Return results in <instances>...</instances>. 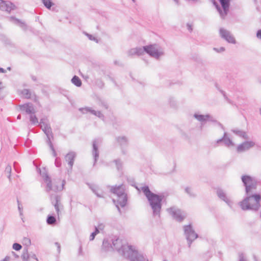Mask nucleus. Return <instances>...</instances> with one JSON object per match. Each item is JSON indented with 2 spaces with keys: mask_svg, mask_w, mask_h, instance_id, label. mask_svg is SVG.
<instances>
[{
  "mask_svg": "<svg viewBox=\"0 0 261 261\" xmlns=\"http://www.w3.org/2000/svg\"><path fill=\"white\" fill-rule=\"evenodd\" d=\"M21 94L22 95L26 98L29 99L31 98L32 96V93L29 89H24L22 90Z\"/></svg>",
  "mask_w": 261,
  "mask_h": 261,
  "instance_id": "nucleus-35",
  "label": "nucleus"
},
{
  "mask_svg": "<svg viewBox=\"0 0 261 261\" xmlns=\"http://www.w3.org/2000/svg\"><path fill=\"white\" fill-rule=\"evenodd\" d=\"M144 50L145 53L156 60H159L165 54L163 48L157 44L144 46Z\"/></svg>",
  "mask_w": 261,
  "mask_h": 261,
  "instance_id": "nucleus-4",
  "label": "nucleus"
},
{
  "mask_svg": "<svg viewBox=\"0 0 261 261\" xmlns=\"http://www.w3.org/2000/svg\"><path fill=\"white\" fill-rule=\"evenodd\" d=\"M115 163L116 167L117 169L119 170L121 169L122 167V162H121L120 159H117L114 160V161Z\"/></svg>",
  "mask_w": 261,
  "mask_h": 261,
  "instance_id": "nucleus-41",
  "label": "nucleus"
},
{
  "mask_svg": "<svg viewBox=\"0 0 261 261\" xmlns=\"http://www.w3.org/2000/svg\"><path fill=\"white\" fill-rule=\"evenodd\" d=\"M219 1L221 4L223 10V11L217 2L214 1L213 4L216 8L217 11L219 12L221 17L224 18L228 13L230 0H219Z\"/></svg>",
  "mask_w": 261,
  "mask_h": 261,
  "instance_id": "nucleus-11",
  "label": "nucleus"
},
{
  "mask_svg": "<svg viewBox=\"0 0 261 261\" xmlns=\"http://www.w3.org/2000/svg\"><path fill=\"white\" fill-rule=\"evenodd\" d=\"M24 241L26 244L30 245L31 244V240L27 238H24Z\"/></svg>",
  "mask_w": 261,
  "mask_h": 261,
  "instance_id": "nucleus-51",
  "label": "nucleus"
},
{
  "mask_svg": "<svg viewBox=\"0 0 261 261\" xmlns=\"http://www.w3.org/2000/svg\"><path fill=\"white\" fill-rule=\"evenodd\" d=\"M20 118H21V115H18L17 116V119H20Z\"/></svg>",
  "mask_w": 261,
  "mask_h": 261,
  "instance_id": "nucleus-64",
  "label": "nucleus"
},
{
  "mask_svg": "<svg viewBox=\"0 0 261 261\" xmlns=\"http://www.w3.org/2000/svg\"><path fill=\"white\" fill-rule=\"evenodd\" d=\"M55 164L57 167H60L61 165V162L60 159L59 158H56L55 162Z\"/></svg>",
  "mask_w": 261,
  "mask_h": 261,
  "instance_id": "nucleus-47",
  "label": "nucleus"
},
{
  "mask_svg": "<svg viewBox=\"0 0 261 261\" xmlns=\"http://www.w3.org/2000/svg\"><path fill=\"white\" fill-rule=\"evenodd\" d=\"M89 188L92 191V192L98 197H103V192L99 189L98 187L94 184H87Z\"/></svg>",
  "mask_w": 261,
  "mask_h": 261,
  "instance_id": "nucleus-24",
  "label": "nucleus"
},
{
  "mask_svg": "<svg viewBox=\"0 0 261 261\" xmlns=\"http://www.w3.org/2000/svg\"><path fill=\"white\" fill-rule=\"evenodd\" d=\"M187 29L190 31L192 32L193 30L192 26L189 23L187 24Z\"/></svg>",
  "mask_w": 261,
  "mask_h": 261,
  "instance_id": "nucleus-52",
  "label": "nucleus"
},
{
  "mask_svg": "<svg viewBox=\"0 0 261 261\" xmlns=\"http://www.w3.org/2000/svg\"><path fill=\"white\" fill-rule=\"evenodd\" d=\"M141 190L146 197L153 212V216L160 217L163 196L151 192L148 186L141 188Z\"/></svg>",
  "mask_w": 261,
  "mask_h": 261,
  "instance_id": "nucleus-1",
  "label": "nucleus"
},
{
  "mask_svg": "<svg viewBox=\"0 0 261 261\" xmlns=\"http://www.w3.org/2000/svg\"><path fill=\"white\" fill-rule=\"evenodd\" d=\"M71 82L77 87H81L82 85L81 79L76 75L73 76L71 79Z\"/></svg>",
  "mask_w": 261,
  "mask_h": 261,
  "instance_id": "nucleus-30",
  "label": "nucleus"
},
{
  "mask_svg": "<svg viewBox=\"0 0 261 261\" xmlns=\"http://www.w3.org/2000/svg\"><path fill=\"white\" fill-rule=\"evenodd\" d=\"M44 6L48 9H50L51 7L54 5L51 0H41Z\"/></svg>",
  "mask_w": 261,
  "mask_h": 261,
  "instance_id": "nucleus-33",
  "label": "nucleus"
},
{
  "mask_svg": "<svg viewBox=\"0 0 261 261\" xmlns=\"http://www.w3.org/2000/svg\"><path fill=\"white\" fill-rule=\"evenodd\" d=\"M112 242L113 246L112 249L116 250L120 254L123 256L126 255L125 253L128 252V249L126 247H128L129 248L133 247L132 246L126 244L125 242H123L121 239L116 237H115L112 239Z\"/></svg>",
  "mask_w": 261,
  "mask_h": 261,
  "instance_id": "nucleus-5",
  "label": "nucleus"
},
{
  "mask_svg": "<svg viewBox=\"0 0 261 261\" xmlns=\"http://www.w3.org/2000/svg\"><path fill=\"white\" fill-rule=\"evenodd\" d=\"M213 49L218 53L224 52L225 50V48L224 47H220L219 48L214 47Z\"/></svg>",
  "mask_w": 261,
  "mask_h": 261,
  "instance_id": "nucleus-44",
  "label": "nucleus"
},
{
  "mask_svg": "<svg viewBox=\"0 0 261 261\" xmlns=\"http://www.w3.org/2000/svg\"><path fill=\"white\" fill-rule=\"evenodd\" d=\"M98 104L100 106L103 107L106 109H108L109 108L107 102L105 100L100 99L99 100Z\"/></svg>",
  "mask_w": 261,
  "mask_h": 261,
  "instance_id": "nucleus-40",
  "label": "nucleus"
},
{
  "mask_svg": "<svg viewBox=\"0 0 261 261\" xmlns=\"http://www.w3.org/2000/svg\"><path fill=\"white\" fill-rule=\"evenodd\" d=\"M30 120L33 125L39 124L38 118L34 114H30Z\"/></svg>",
  "mask_w": 261,
  "mask_h": 261,
  "instance_id": "nucleus-36",
  "label": "nucleus"
},
{
  "mask_svg": "<svg viewBox=\"0 0 261 261\" xmlns=\"http://www.w3.org/2000/svg\"><path fill=\"white\" fill-rule=\"evenodd\" d=\"M50 199L57 214L59 215L60 212L59 204L61 200L60 197L57 195H51L50 196Z\"/></svg>",
  "mask_w": 261,
  "mask_h": 261,
  "instance_id": "nucleus-21",
  "label": "nucleus"
},
{
  "mask_svg": "<svg viewBox=\"0 0 261 261\" xmlns=\"http://www.w3.org/2000/svg\"><path fill=\"white\" fill-rule=\"evenodd\" d=\"M97 142L98 140L95 139L93 140L92 143V154L94 159V165H95L99 158V151L98 149Z\"/></svg>",
  "mask_w": 261,
  "mask_h": 261,
  "instance_id": "nucleus-23",
  "label": "nucleus"
},
{
  "mask_svg": "<svg viewBox=\"0 0 261 261\" xmlns=\"http://www.w3.org/2000/svg\"><path fill=\"white\" fill-rule=\"evenodd\" d=\"M56 218L51 215H48L46 219V223L48 225H54L56 222Z\"/></svg>",
  "mask_w": 261,
  "mask_h": 261,
  "instance_id": "nucleus-32",
  "label": "nucleus"
},
{
  "mask_svg": "<svg viewBox=\"0 0 261 261\" xmlns=\"http://www.w3.org/2000/svg\"><path fill=\"white\" fill-rule=\"evenodd\" d=\"M29 255H30V258H34V259L38 260L36 255L34 253L29 254Z\"/></svg>",
  "mask_w": 261,
  "mask_h": 261,
  "instance_id": "nucleus-53",
  "label": "nucleus"
},
{
  "mask_svg": "<svg viewBox=\"0 0 261 261\" xmlns=\"http://www.w3.org/2000/svg\"><path fill=\"white\" fill-rule=\"evenodd\" d=\"M222 142L227 147H229L230 146H233L234 145L232 141L227 136V134L226 132H224L223 136L221 138L217 140L216 143L219 144Z\"/></svg>",
  "mask_w": 261,
  "mask_h": 261,
  "instance_id": "nucleus-19",
  "label": "nucleus"
},
{
  "mask_svg": "<svg viewBox=\"0 0 261 261\" xmlns=\"http://www.w3.org/2000/svg\"><path fill=\"white\" fill-rule=\"evenodd\" d=\"M217 195L218 197L224 201L230 207L232 206V202L227 197L226 192L222 189L218 188L217 190Z\"/></svg>",
  "mask_w": 261,
  "mask_h": 261,
  "instance_id": "nucleus-15",
  "label": "nucleus"
},
{
  "mask_svg": "<svg viewBox=\"0 0 261 261\" xmlns=\"http://www.w3.org/2000/svg\"><path fill=\"white\" fill-rule=\"evenodd\" d=\"M2 261H10V257L7 256L5 257V258L2 260Z\"/></svg>",
  "mask_w": 261,
  "mask_h": 261,
  "instance_id": "nucleus-56",
  "label": "nucleus"
},
{
  "mask_svg": "<svg viewBox=\"0 0 261 261\" xmlns=\"http://www.w3.org/2000/svg\"><path fill=\"white\" fill-rule=\"evenodd\" d=\"M96 116L98 117V118L101 119L102 120H104L105 116L104 115L101 113V112L99 111H97L96 113Z\"/></svg>",
  "mask_w": 261,
  "mask_h": 261,
  "instance_id": "nucleus-45",
  "label": "nucleus"
},
{
  "mask_svg": "<svg viewBox=\"0 0 261 261\" xmlns=\"http://www.w3.org/2000/svg\"><path fill=\"white\" fill-rule=\"evenodd\" d=\"M96 235V233H95L94 232H93L90 236V241H92L94 239L95 237V236Z\"/></svg>",
  "mask_w": 261,
  "mask_h": 261,
  "instance_id": "nucleus-50",
  "label": "nucleus"
},
{
  "mask_svg": "<svg viewBox=\"0 0 261 261\" xmlns=\"http://www.w3.org/2000/svg\"><path fill=\"white\" fill-rule=\"evenodd\" d=\"M47 137V143L48 144V145L49 146L50 148H53V145L51 142V138H53V133H51V134H49L48 136H46Z\"/></svg>",
  "mask_w": 261,
  "mask_h": 261,
  "instance_id": "nucleus-38",
  "label": "nucleus"
},
{
  "mask_svg": "<svg viewBox=\"0 0 261 261\" xmlns=\"http://www.w3.org/2000/svg\"><path fill=\"white\" fill-rule=\"evenodd\" d=\"M117 141L119 145L122 147L127 145L128 140L126 137L121 136L116 138Z\"/></svg>",
  "mask_w": 261,
  "mask_h": 261,
  "instance_id": "nucleus-28",
  "label": "nucleus"
},
{
  "mask_svg": "<svg viewBox=\"0 0 261 261\" xmlns=\"http://www.w3.org/2000/svg\"><path fill=\"white\" fill-rule=\"evenodd\" d=\"M99 231L100 230L99 229L97 228V226H95V231H94L95 233H96V234H97V233H98L99 232Z\"/></svg>",
  "mask_w": 261,
  "mask_h": 261,
  "instance_id": "nucleus-57",
  "label": "nucleus"
},
{
  "mask_svg": "<svg viewBox=\"0 0 261 261\" xmlns=\"http://www.w3.org/2000/svg\"><path fill=\"white\" fill-rule=\"evenodd\" d=\"M105 225L102 223H100L97 226V228L99 229L100 230H103L105 228Z\"/></svg>",
  "mask_w": 261,
  "mask_h": 261,
  "instance_id": "nucleus-49",
  "label": "nucleus"
},
{
  "mask_svg": "<svg viewBox=\"0 0 261 261\" xmlns=\"http://www.w3.org/2000/svg\"><path fill=\"white\" fill-rule=\"evenodd\" d=\"M0 72L6 73V70L5 69H4V68L0 67Z\"/></svg>",
  "mask_w": 261,
  "mask_h": 261,
  "instance_id": "nucleus-58",
  "label": "nucleus"
},
{
  "mask_svg": "<svg viewBox=\"0 0 261 261\" xmlns=\"http://www.w3.org/2000/svg\"><path fill=\"white\" fill-rule=\"evenodd\" d=\"M184 233L188 243V247H191L192 243L198 238V236L194 230L192 225L184 226Z\"/></svg>",
  "mask_w": 261,
  "mask_h": 261,
  "instance_id": "nucleus-9",
  "label": "nucleus"
},
{
  "mask_svg": "<svg viewBox=\"0 0 261 261\" xmlns=\"http://www.w3.org/2000/svg\"><path fill=\"white\" fill-rule=\"evenodd\" d=\"M21 258L23 261H29L30 255L28 253V249H24L23 250V253L21 255Z\"/></svg>",
  "mask_w": 261,
  "mask_h": 261,
  "instance_id": "nucleus-34",
  "label": "nucleus"
},
{
  "mask_svg": "<svg viewBox=\"0 0 261 261\" xmlns=\"http://www.w3.org/2000/svg\"><path fill=\"white\" fill-rule=\"evenodd\" d=\"M246 197L239 203L241 208L244 211H257L260 206V195L254 192L246 193Z\"/></svg>",
  "mask_w": 261,
  "mask_h": 261,
  "instance_id": "nucleus-2",
  "label": "nucleus"
},
{
  "mask_svg": "<svg viewBox=\"0 0 261 261\" xmlns=\"http://www.w3.org/2000/svg\"><path fill=\"white\" fill-rule=\"evenodd\" d=\"M22 248V246L20 244L15 243L13 245V249L19 251Z\"/></svg>",
  "mask_w": 261,
  "mask_h": 261,
  "instance_id": "nucleus-43",
  "label": "nucleus"
},
{
  "mask_svg": "<svg viewBox=\"0 0 261 261\" xmlns=\"http://www.w3.org/2000/svg\"><path fill=\"white\" fill-rule=\"evenodd\" d=\"M38 125L40 126V128L46 136H48L52 133L49 121L46 117L41 118Z\"/></svg>",
  "mask_w": 261,
  "mask_h": 261,
  "instance_id": "nucleus-14",
  "label": "nucleus"
},
{
  "mask_svg": "<svg viewBox=\"0 0 261 261\" xmlns=\"http://www.w3.org/2000/svg\"><path fill=\"white\" fill-rule=\"evenodd\" d=\"M55 244H56V245H57V247H58V248L59 251H60V246L59 243H57H57H55Z\"/></svg>",
  "mask_w": 261,
  "mask_h": 261,
  "instance_id": "nucleus-60",
  "label": "nucleus"
},
{
  "mask_svg": "<svg viewBox=\"0 0 261 261\" xmlns=\"http://www.w3.org/2000/svg\"><path fill=\"white\" fill-rule=\"evenodd\" d=\"M241 180L245 187V193L254 192L257 187V180L255 178L248 175L241 176Z\"/></svg>",
  "mask_w": 261,
  "mask_h": 261,
  "instance_id": "nucleus-6",
  "label": "nucleus"
},
{
  "mask_svg": "<svg viewBox=\"0 0 261 261\" xmlns=\"http://www.w3.org/2000/svg\"><path fill=\"white\" fill-rule=\"evenodd\" d=\"M11 253L15 258H18V255H17L14 252L12 251L11 252Z\"/></svg>",
  "mask_w": 261,
  "mask_h": 261,
  "instance_id": "nucleus-59",
  "label": "nucleus"
},
{
  "mask_svg": "<svg viewBox=\"0 0 261 261\" xmlns=\"http://www.w3.org/2000/svg\"><path fill=\"white\" fill-rule=\"evenodd\" d=\"M112 249V244H110L107 239H105L102 243V249L105 251H111Z\"/></svg>",
  "mask_w": 261,
  "mask_h": 261,
  "instance_id": "nucleus-27",
  "label": "nucleus"
},
{
  "mask_svg": "<svg viewBox=\"0 0 261 261\" xmlns=\"http://www.w3.org/2000/svg\"><path fill=\"white\" fill-rule=\"evenodd\" d=\"M86 35L90 40L94 41L97 43L98 42V40L95 37H93L92 35L88 34H86Z\"/></svg>",
  "mask_w": 261,
  "mask_h": 261,
  "instance_id": "nucleus-46",
  "label": "nucleus"
},
{
  "mask_svg": "<svg viewBox=\"0 0 261 261\" xmlns=\"http://www.w3.org/2000/svg\"><path fill=\"white\" fill-rule=\"evenodd\" d=\"M239 261H247V260L246 258H245L243 254L241 253L239 254Z\"/></svg>",
  "mask_w": 261,
  "mask_h": 261,
  "instance_id": "nucleus-48",
  "label": "nucleus"
},
{
  "mask_svg": "<svg viewBox=\"0 0 261 261\" xmlns=\"http://www.w3.org/2000/svg\"><path fill=\"white\" fill-rule=\"evenodd\" d=\"M75 156L76 153L73 151L69 152L65 156V161L68 162V164L70 167V170H71L72 168Z\"/></svg>",
  "mask_w": 261,
  "mask_h": 261,
  "instance_id": "nucleus-20",
  "label": "nucleus"
},
{
  "mask_svg": "<svg viewBox=\"0 0 261 261\" xmlns=\"http://www.w3.org/2000/svg\"><path fill=\"white\" fill-rule=\"evenodd\" d=\"M20 110L25 111L27 114H35V110L33 104L28 103L20 106Z\"/></svg>",
  "mask_w": 261,
  "mask_h": 261,
  "instance_id": "nucleus-22",
  "label": "nucleus"
},
{
  "mask_svg": "<svg viewBox=\"0 0 261 261\" xmlns=\"http://www.w3.org/2000/svg\"><path fill=\"white\" fill-rule=\"evenodd\" d=\"M12 168L11 166L10 165H7L5 170V173L6 174H7V177L9 179V181H11V173Z\"/></svg>",
  "mask_w": 261,
  "mask_h": 261,
  "instance_id": "nucleus-37",
  "label": "nucleus"
},
{
  "mask_svg": "<svg viewBox=\"0 0 261 261\" xmlns=\"http://www.w3.org/2000/svg\"><path fill=\"white\" fill-rule=\"evenodd\" d=\"M111 191L117 196L116 199H113V202L117 203L116 206L118 211L120 213V209L119 205L121 207H124L127 201V193H126L125 186L124 185H121L118 186L112 187Z\"/></svg>",
  "mask_w": 261,
  "mask_h": 261,
  "instance_id": "nucleus-3",
  "label": "nucleus"
},
{
  "mask_svg": "<svg viewBox=\"0 0 261 261\" xmlns=\"http://www.w3.org/2000/svg\"><path fill=\"white\" fill-rule=\"evenodd\" d=\"M32 80H33L34 81H36V77L35 76H33L32 77Z\"/></svg>",
  "mask_w": 261,
  "mask_h": 261,
  "instance_id": "nucleus-62",
  "label": "nucleus"
},
{
  "mask_svg": "<svg viewBox=\"0 0 261 261\" xmlns=\"http://www.w3.org/2000/svg\"><path fill=\"white\" fill-rule=\"evenodd\" d=\"M167 211L178 222H182L187 217L185 212L175 206L169 208Z\"/></svg>",
  "mask_w": 261,
  "mask_h": 261,
  "instance_id": "nucleus-10",
  "label": "nucleus"
},
{
  "mask_svg": "<svg viewBox=\"0 0 261 261\" xmlns=\"http://www.w3.org/2000/svg\"><path fill=\"white\" fill-rule=\"evenodd\" d=\"M193 117L196 119L197 121L201 123L200 128L201 129L202 128L203 125L205 124L207 121H210L212 122H214L217 123V124L220 126L223 129H224L223 126L222 124L218 122L212 115L210 114H207L206 115H202L199 114L198 112L195 113L193 115Z\"/></svg>",
  "mask_w": 261,
  "mask_h": 261,
  "instance_id": "nucleus-7",
  "label": "nucleus"
},
{
  "mask_svg": "<svg viewBox=\"0 0 261 261\" xmlns=\"http://www.w3.org/2000/svg\"><path fill=\"white\" fill-rule=\"evenodd\" d=\"M51 149V150H52L53 151V155L54 156H56L57 155V153H56V152L55 151V149H54V147H53V148H50Z\"/></svg>",
  "mask_w": 261,
  "mask_h": 261,
  "instance_id": "nucleus-55",
  "label": "nucleus"
},
{
  "mask_svg": "<svg viewBox=\"0 0 261 261\" xmlns=\"http://www.w3.org/2000/svg\"><path fill=\"white\" fill-rule=\"evenodd\" d=\"M15 6L9 1H3L0 0V9L10 13L11 10H14Z\"/></svg>",
  "mask_w": 261,
  "mask_h": 261,
  "instance_id": "nucleus-17",
  "label": "nucleus"
},
{
  "mask_svg": "<svg viewBox=\"0 0 261 261\" xmlns=\"http://www.w3.org/2000/svg\"><path fill=\"white\" fill-rule=\"evenodd\" d=\"M79 111H81L83 114H87V113L89 112L91 114L94 115L95 116L96 115V113L97 111L94 110H93L90 107H85V108H80Z\"/></svg>",
  "mask_w": 261,
  "mask_h": 261,
  "instance_id": "nucleus-29",
  "label": "nucleus"
},
{
  "mask_svg": "<svg viewBox=\"0 0 261 261\" xmlns=\"http://www.w3.org/2000/svg\"><path fill=\"white\" fill-rule=\"evenodd\" d=\"M256 36L258 38L261 39V30H259L257 32Z\"/></svg>",
  "mask_w": 261,
  "mask_h": 261,
  "instance_id": "nucleus-54",
  "label": "nucleus"
},
{
  "mask_svg": "<svg viewBox=\"0 0 261 261\" xmlns=\"http://www.w3.org/2000/svg\"><path fill=\"white\" fill-rule=\"evenodd\" d=\"M126 248L128 249V252L126 253V255L124 257L128 258L129 261H148L145 255L138 252L134 247Z\"/></svg>",
  "mask_w": 261,
  "mask_h": 261,
  "instance_id": "nucleus-8",
  "label": "nucleus"
},
{
  "mask_svg": "<svg viewBox=\"0 0 261 261\" xmlns=\"http://www.w3.org/2000/svg\"><path fill=\"white\" fill-rule=\"evenodd\" d=\"M177 5L179 4V0H173Z\"/></svg>",
  "mask_w": 261,
  "mask_h": 261,
  "instance_id": "nucleus-61",
  "label": "nucleus"
},
{
  "mask_svg": "<svg viewBox=\"0 0 261 261\" xmlns=\"http://www.w3.org/2000/svg\"><path fill=\"white\" fill-rule=\"evenodd\" d=\"M169 101L170 105L171 107H176V101L175 100L174 97H171L169 98Z\"/></svg>",
  "mask_w": 261,
  "mask_h": 261,
  "instance_id": "nucleus-42",
  "label": "nucleus"
},
{
  "mask_svg": "<svg viewBox=\"0 0 261 261\" xmlns=\"http://www.w3.org/2000/svg\"><path fill=\"white\" fill-rule=\"evenodd\" d=\"M145 52L144 46L142 47H137L129 49L127 51V55L129 57L133 56L135 55L141 56L144 54Z\"/></svg>",
  "mask_w": 261,
  "mask_h": 261,
  "instance_id": "nucleus-18",
  "label": "nucleus"
},
{
  "mask_svg": "<svg viewBox=\"0 0 261 261\" xmlns=\"http://www.w3.org/2000/svg\"><path fill=\"white\" fill-rule=\"evenodd\" d=\"M255 145V143L253 141H245L240 145L237 148L238 152H242L249 150Z\"/></svg>",
  "mask_w": 261,
  "mask_h": 261,
  "instance_id": "nucleus-16",
  "label": "nucleus"
},
{
  "mask_svg": "<svg viewBox=\"0 0 261 261\" xmlns=\"http://www.w3.org/2000/svg\"><path fill=\"white\" fill-rule=\"evenodd\" d=\"M17 203H18V209L19 212V215L20 216H21V220L23 222H24L23 218L22 217L23 216V211H22V207L20 204V202L18 200H17Z\"/></svg>",
  "mask_w": 261,
  "mask_h": 261,
  "instance_id": "nucleus-39",
  "label": "nucleus"
},
{
  "mask_svg": "<svg viewBox=\"0 0 261 261\" xmlns=\"http://www.w3.org/2000/svg\"><path fill=\"white\" fill-rule=\"evenodd\" d=\"M42 177L44 178V181L46 183V192H49L51 190L56 191L58 190H62V189H63L65 185L64 180L63 181L61 187H58L56 185H53L51 180L50 177L46 173L42 174Z\"/></svg>",
  "mask_w": 261,
  "mask_h": 261,
  "instance_id": "nucleus-12",
  "label": "nucleus"
},
{
  "mask_svg": "<svg viewBox=\"0 0 261 261\" xmlns=\"http://www.w3.org/2000/svg\"><path fill=\"white\" fill-rule=\"evenodd\" d=\"M185 192L191 197L194 198L196 196V193L191 187H186L185 189Z\"/></svg>",
  "mask_w": 261,
  "mask_h": 261,
  "instance_id": "nucleus-31",
  "label": "nucleus"
},
{
  "mask_svg": "<svg viewBox=\"0 0 261 261\" xmlns=\"http://www.w3.org/2000/svg\"><path fill=\"white\" fill-rule=\"evenodd\" d=\"M9 19L10 20L12 21L14 24L18 25L23 30L26 31L27 30V25L24 22L14 16L10 17Z\"/></svg>",
  "mask_w": 261,
  "mask_h": 261,
  "instance_id": "nucleus-25",
  "label": "nucleus"
},
{
  "mask_svg": "<svg viewBox=\"0 0 261 261\" xmlns=\"http://www.w3.org/2000/svg\"><path fill=\"white\" fill-rule=\"evenodd\" d=\"M219 34L221 37L225 40L227 42L232 44H235L236 43L235 38L229 31L223 28H221L219 30Z\"/></svg>",
  "mask_w": 261,
  "mask_h": 261,
  "instance_id": "nucleus-13",
  "label": "nucleus"
},
{
  "mask_svg": "<svg viewBox=\"0 0 261 261\" xmlns=\"http://www.w3.org/2000/svg\"><path fill=\"white\" fill-rule=\"evenodd\" d=\"M2 82H0V90L3 88V87L2 86Z\"/></svg>",
  "mask_w": 261,
  "mask_h": 261,
  "instance_id": "nucleus-63",
  "label": "nucleus"
},
{
  "mask_svg": "<svg viewBox=\"0 0 261 261\" xmlns=\"http://www.w3.org/2000/svg\"><path fill=\"white\" fill-rule=\"evenodd\" d=\"M231 132H232L236 135L245 139H247L248 138L246 133L243 130L239 129L238 128H234L231 129Z\"/></svg>",
  "mask_w": 261,
  "mask_h": 261,
  "instance_id": "nucleus-26",
  "label": "nucleus"
}]
</instances>
